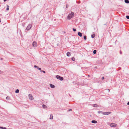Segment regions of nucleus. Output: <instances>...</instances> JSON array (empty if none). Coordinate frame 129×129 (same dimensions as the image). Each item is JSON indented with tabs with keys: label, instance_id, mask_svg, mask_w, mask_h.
<instances>
[{
	"label": "nucleus",
	"instance_id": "1",
	"mask_svg": "<svg viewBox=\"0 0 129 129\" xmlns=\"http://www.w3.org/2000/svg\"><path fill=\"white\" fill-rule=\"evenodd\" d=\"M100 112H102V114L104 115H108L110 114L111 112H104L101 111H98V113L99 114H100Z\"/></svg>",
	"mask_w": 129,
	"mask_h": 129
},
{
	"label": "nucleus",
	"instance_id": "2",
	"mask_svg": "<svg viewBox=\"0 0 129 129\" xmlns=\"http://www.w3.org/2000/svg\"><path fill=\"white\" fill-rule=\"evenodd\" d=\"M74 16V13L72 12H71V13L69 14L68 16V18L69 19H71Z\"/></svg>",
	"mask_w": 129,
	"mask_h": 129
},
{
	"label": "nucleus",
	"instance_id": "3",
	"mask_svg": "<svg viewBox=\"0 0 129 129\" xmlns=\"http://www.w3.org/2000/svg\"><path fill=\"white\" fill-rule=\"evenodd\" d=\"M56 77L57 79L60 80L61 81L63 79L62 77H61L59 75H57Z\"/></svg>",
	"mask_w": 129,
	"mask_h": 129
},
{
	"label": "nucleus",
	"instance_id": "4",
	"mask_svg": "<svg viewBox=\"0 0 129 129\" xmlns=\"http://www.w3.org/2000/svg\"><path fill=\"white\" fill-rule=\"evenodd\" d=\"M31 24H29L27 26L26 28V29L27 30H29L31 27Z\"/></svg>",
	"mask_w": 129,
	"mask_h": 129
},
{
	"label": "nucleus",
	"instance_id": "5",
	"mask_svg": "<svg viewBox=\"0 0 129 129\" xmlns=\"http://www.w3.org/2000/svg\"><path fill=\"white\" fill-rule=\"evenodd\" d=\"M117 125V124L114 123H112L110 125V126L111 127H116Z\"/></svg>",
	"mask_w": 129,
	"mask_h": 129
},
{
	"label": "nucleus",
	"instance_id": "6",
	"mask_svg": "<svg viewBox=\"0 0 129 129\" xmlns=\"http://www.w3.org/2000/svg\"><path fill=\"white\" fill-rule=\"evenodd\" d=\"M28 97L29 98V99L31 100H32L34 99V98L33 96H32L31 94H30L28 95Z\"/></svg>",
	"mask_w": 129,
	"mask_h": 129
},
{
	"label": "nucleus",
	"instance_id": "7",
	"mask_svg": "<svg viewBox=\"0 0 129 129\" xmlns=\"http://www.w3.org/2000/svg\"><path fill=\"white\" fill-rule=\"evenodd\" d=\"M33 45L34 47H36L37 46V43L36 42H33Z\"/></svg>",
	"mask_w": 129,
	"mask_h": 129
},
{
	"label": "nucleus",
	"instance_id": "8",
	"mask_svg": "<svg viewBox=\"0 0 129 129\" xmlns=\"http://www.w3.org/2000/svg\"><path fill=\"white\" fill-rule=\"evenodd\" d=\"M78 35L80 37H81L82 36V34L81 33L79 32L78 33Z\"/></svg>",
	"mask_w": 129,
	"mask_h": 129
},
{
	"label": "nucleus",
	"instance_id": "9",
	"mask_svg": "<svg viewBox=\"0 0 129 129\" xmlns=\"http://www.w3.org/2000/svg\"><path fill=\"white\" fill-rule=\"evenodd\" d=\"M50 87L51 88H54L55 87V86L54 85L51 84H50Z\"/></svg>",
	"mask_w": 129,
	"mask_h": 129
},
{
	"label": "nucleus",
	"instance_id": "10",
	"mask_svg": "<svg viewBox=\"0 0 129 129\" xmlns=\"http://www.w3.org/2000/svg\"><path fill=\"white\" fill-rule=\"evenodd\" d=\"M97 121H96V120H92L91 121V122L93 123H97Z\"/></svg>",
	"mask_w": 129,
	"mask_h": 129
},
{
	"label": "nucleus",
	"instance_id": "11",
	"mask_svg": "<svg viewBox=\"0 0 129 129\" xmlns=\"http://www.w3.org/2000/svg\"><path fill=\"white\" fill-rule=\"evenodd\" d=\"M67 55L68 56H70L71 55V54L69 52L67 53Z\"/></svg>",
	"mask_w": 129,
	"mask_h": 129
},
{
	"label": "nucleus",
	"instance_id": "12",
	"mask_svg": "<svg viewBox=\"0 0 129 129\" xmlns=\"http://www.w3.org/2000/svg\"><path fill=\"white\" fill-rule=\"evenodd\" d=\"M93 106L94 107H99V106L96 104H94L93 105Z\"/></svg>",
	"mask_w": 129,
	"mask_h": 129
},
{
	"label": "nucleus",
	"instance_id": "13",
	"mask_svg": "<svg viewBox=\"0 0 129 129\" xmlns=\"http://www.w3.org/2000/svg\"><path fill=\"white\" fill-rule=\"evenodd\" d=\"M50 119H53V116L52 115H50Z\"/></svg>",
	"mask_w": 129,
	"mask_h": 129
},
{
	"label": "nucleus",
	"instance_id": "14",
	"mask_svg": "<svg viewBox=\"0 0 129 129\" xmlns=\"http://www.w3.org/2000/svg\"><path fill=\"white\" fill-rule=\"evenodd\" d=\"M124 2L126 3H129V1L128 0H125Z\"/></svg>",
	"mask_w": 129,
	"mask_h": 129
},
{
	"label": "nucleus",
	"instance_id": "15",
	"mask_svg": "<svg viewBox=\"0 0 129 129\" xmlns=\"http://www.w3.org/2000/svg\"><path fill=\"white\" fill-rule=\"evenodd\" d=\"M19 92V90L18 89H17L15 91V92L16 93H18Z\"/></svg>",
	"mask_w": 129,
	"mask_h": 129
},
{
	"label": "nucleus",
	"instance_id": "16",
	"mask_svg": "<svg viewBox=\"0 0 129 129\" xmlns=\"http://www.w3.org/2000/svg\"><path fill=\"white\" fill-rule=\"evenodd\" d=\"M7 8L6 9V10L7 11L8 10H9V6L8 5H7Z\"/></svg>",
	"mask_w": 129,
	"mask_h": 129
},
{
	"label": "nucleus",
	"instance_id": "17",
	"mask_svg": "<svg viewBox=\"0 0 129 129\" xmlns=\"http://www.w3.org/2000/svg\"><path fill=\"white\" fill-rule=\"evenodd\" d=\"M95 36V34H93V35H91V37L92 38H94Z\"/></svg>",
	"mask_w": 129,
	"mask_h": 129
},
{
	"label": "nucleus",
	"instance_id": "18",
	"mask_svg": "<svg viewBox=\"0 0 129 129\" xmlns=\"http://www.w3.org/2000/svg\"><path fill=\"white\" fill-rule=\"evenodd\" d=\"M43 107L44 108H46V106L45 105H43Z\"/></svg>",
	"mask_w": 129,
	"mask_h": 129
},
{
	"label": "nucleus",
	"instance_id": "19",
	"mask_svg": "<svg viewBox=\"0 0 129 129\" xmlns=\"http://www.w3.org/2000/svg\"><path fill=\"white\" fill-rule=\"evenodd\" d=\"M96 52V50H94L93 51V53L94 54H95Z\"/></svg>",
	"mask_w": 129,
	"mask_h": 129
},
{
	"label": "nucleus",
	"instance_id": "20",
	"mask_svg": "<svg viewBox=\"0 0 129 129\" xmlns=\"http://www.w3.org/2000/svg\"><path fill=\"white\" fill-rule=\"evenodd\" d=\"M84 38L85 40H86V36H85L84 37Z\"/></svg>",
	"mask_w": 129,
	"mask_h": 129
},
{
	"label": "nucleus",
	"instance_id": "21",
	"mask_svg": "<svg viewBox=\"0 0 129 129\" xmlns=\"http://www.w3.org/2000/svg\"><path fill=\"white\" fill-rule=\"evenodd\" d=\"M69 7V5L68 4L66 5V8H68Z\"/></svg>",
	"mask_w": 129,
	"mask_h": 129
},
{
	"label": "nucleus",
	"instance_id": "22",
	"mask_svg": "<svg viewBox=\"0 0 129 129\" xmlns=\"http://www.w3.org/2000/svg\"><path fill=\"white\" fill-rule=\"evenodd\" d=\"M41 72H43L44 73H45V71H43L41 70Z\"/></svg>",
	"mask_w": 129,
	"mask_h": 129
},
{
	"label": "nucleus",
	"instance_id": "23",
	"mask_svg": "<svg viewBox=\"0 0 129 129\" xmlns=\"http://www.w3.org/2000/svg\"><path fill=\"white\" fill-rule=\"evenodd\" d=\"M126 18L128 19H129V16H126Z\"/></svg>",
	"mask_w": 129,
	"mask_h": 129
},
{
	"label": "nucleus",
	"instance_id": "24",
	"mask_svg": "<svg viewBox=\"0 0 129 129\" xmlns=\"http://www.w3.org/2000/svg\"><path fill=\"white\" fill-rule=\"evenodd\" d=\"M34 67L35 68H38V67L37 66H36V65H35V66H34Z\"/></svg>",
	"mask_w": 129,
	"mask_h": 129
},
{
	"label": "nucleus",
	"instance_id": "25",
	"mask_svg": "<svg viewBox=\"0 0 129 129\" xmlns=\"http://www.w3.org/2000/svg\"><path fill=\"white\" fill-rule=\"evenodd\" d=\"M73 30L74 31H76V29H75L74 28H73Z\"/></svg>",
	"mask_w": 129,
	"mask_h": 129
},
{
	"label": "nucleus",
	"instance_id": "26",
	"mask_svg": "<svg viewBox=\"0 0 129 129\" xmlns=\"http://www.w3.org/2000/svg\"><path fill=\"white\" fill-rule=\"evenodd\" d=\"M75 59L74 58V57H73L72 58V60H74V59Z\"/></svg>",
	"mask_w": 129,
	"mask_h": 129
},
{
	"label": "nucleus",
	"instance_id": "27",
	"mask_svg": "<svg viewBox=\"0 0 129 129\" xmlns=\"http://www.w3.org/2000/svg\"><path fill=\"white\" fill-rule=\"evenodd\" d=\"M38 69L39 70H41V68H38Z\"/></svg>",
	"mask_w": 129,
	"mask_h": 129
},
{
	"label": "nucleus",
	"instance_id": "28",
	"mask_svg": "<svg viewBox=\"0 0 129 129\" xmlns=\"http://www.w3.org/2000/svg\"><path fill=\"white\" fill-rule=\"evenodd\" d=\"M0 128L3 129L4 127L2 126V127L0 126Z\"/></svg>",
	"mask_w": 129,
	"mask_h": 129
},
{
	"label": "nucleus",
	"instance_id": "29",
	"mask_svg": "<svg viewBox=\"0 0 129 129\" xmlns=\"http://www.w3.org/2000/svg\"><path fill=\"white\" fill-rule=\"evenodd\" d=\"M2 73V71L0 70V74Z\"/></svg>",
	"mask_w": 129,
	"mask_h": 129
},
{
	"label": "nucleus",
	"instance_id": "30",
	"mask_svg": "<svg viewBox=\"0 0 129 129\" xmlns=\"http://www.w3.org/2000/svg\"><path fill=\"white\" fill-rule=\"evenodd\" d=\"M104 79V77H103L102 78V80H103Z\"/></svg>",
	"mask_w": 129,
	"mask_h": 129
},
{
	"label": "nucleus",
	"instance_id": "31",
	"mask_svg": "<svg viewBox=\"0 0 129 129\" xmlns=\"http://www.w3.org/2000/svg\"><path fill=\"white\" fill-rule=\"evenodd\" d=\"M3 129H6V127H4Z\"/></svg>",
	"mask_w": 129,
	"mask_h": 129
},
{
	"label": "nucleus",
	"instance_id": "32",
	"mask_svg": "<svg viewBox=\"0 0 129 129\" xmlns=\"http://www.w3.org/2000/svg\"><path fill=\"white\" fill-rule=\"evenodd\" d=\"M127 105H129V102L127 103Z\"/></svg>",
	"mask_w": 129,
	"mask_h": 129
},
{
	"label": "nucleus",
	"instance_id": "33",
	"mask_svg": "<svg viewBox=\"0 0 129 129\" xmlns=\"http://www.w3.org/2000/svg\"><path fill=\"white\" fill-rule=\"evenodd\" d=\"M8 98H9V97H8V96H7V97L6 98V99H7Z\"/></svg>",
	"mask_w": 129,
	"mask_h": 129
},
{
	"label": "nucleus",
	"instance_id": "34",
	"mask_svg": "<svg viewBox=\"0 0 129 129\" xmlns=\"http://www.w3.org/2000/svg\"><path fill=\"white\" fill-rule=\"evenodd\" d=\"M4 2L6 1L7 0H4Z\"/></svg>",
	"mask_w": 129,
	"mask_h": 129
},
{
	"label": "nucleus",
	"instance_id": "35",
	"mask_svg": "<svg viewBox=\"0 0 129 129\" xmlns=\"http://www.w3.org/2000/svg\"><path fill=\"white\" fill-rule=\"evenodd\" d=\"M71 110H71V109H70V110H69V111H70Z\"/></svg>",
	"mask_w": 129,
	"mask_h": 129
},
{
	"label": "nucleus",
	"instance_id": "36",
	"mask_svg": "<svg viewBox=\"0 0 129 129\" xmlns=\"http://www.w3.org/2000/svg\"><path fill=\"white\" fill-rule=\"evenodd\" d=\"M108 91H109V89H108Z\"/></svg>",
	"mask_w": 129,
	"mask_h": 129
},
{
	"label": "nucleus",
	"instance_id": "37",
	"mask_svg": "<svg viewBox=\"0 0 129 129\" xmlns=\"http://www.w3.org/2000/svg\"><path fill=\"white\" fill-rule=\"evenodd\" d=\"M120 54H121V52H120Z\"/></svg>",
	"mask_w": 129,
	"mask_h": 129
},
{
	"label": "nucleus",
	"instance_id": "38",
	"mask_svg": "<svg viewBox=\"0 0 129 129\" xmlns=\"http://www.w3.org/2000/svg\"><path fill=\"white\" fill-rule=\"evenodd\" d=\"M100 113H102V112H100Z\"/></svg>",
	"mask_w": 129,
	"mask_h": 129
}]
</instances>
